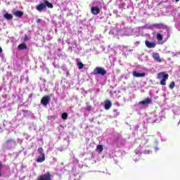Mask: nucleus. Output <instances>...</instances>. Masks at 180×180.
Returning <instances> with one entry per match:
<instances>
[{"label": "nucleus", "instance_id": "nucleus-31", "mask_svg": "<svg viewBox=\"0 0 180 180\" xmlns=\"http://www.w3.org/2000/svg\"><path fill=\"white\" fill-rule=\"evenodd\" d=\"M17 142L19 143V144H22V143L23 142V139H18Z\"/></svg>", "mask_w": 180, "mask_h": 180}, {"label": "nucleus", "instance_id": "nucleus-3", "mask_svg": "<svg viewBox=\"0 0 180 180\" xmlns=\"http://www.w3.org/2000/svg\"><path fill=\"white\" fill-rule=\"evenodd\" d=\"M94 75H106V70L103 68L96 67L93 72Z\"/></svg>", "mask_w": 180, "mask_h": 180}, {"label": "nucleus", "instance_id": "nucleus-41", "mask_svg": "<svg viewBox=\"0 0 180 180\" xmlns=\"http://www.w3.org/2000/svg\"><path fill=\"white\" fill-rule=\"evenodd\" d=\"M53 65H54V63H53Z\"/></svg>", "mask_w": 180, "mask_h": 180}, {"label": "nucleus", "instance_id": "nucleus-30", "mask_svg": "<svg viewBox=\"0 0 180 180\" xmlns=\"http://www.w3.org/2000/svg\"><path fill=\"white\" fill-rule=\"evenodd\" d=\"M172 54L174 56L178 57V56H180V52H173Z\"/></svg>", "mask_w": 180, "mask_h": 180}, {"label": "nucleus", "instance_id": "nucleus-22", "mask_svg": "<svg viewBox=\"0 0 180 180\" xmlns=\"http://www.w3.org/2000/svg\"><path fill=\"white\" fill-rule=\"evenodd\" d=\"M61 117L63 120H67V119L68 118V114H67L66 112H63L61 115Z\"/></svg>", "mask_w": 180, "mask_h": 180}, {"label": "nucleus", "instance_id": "nucleus-13", "mask_svg": "<svg viewBox=\"0 0 180 180\" xmlns=\"http://www.w3.org/2000/svg\"><path fill=\"white\" fill-rule=\"evenodd\" d=\"M132 75L136 78H143L146 77V73H139L138 72H133Z\"/></svg>", "mask_w": 180, "mask_h": 180}, {"label": "nucleus", "instance_id": "nucleus-39", "mask_svg": "<svg viewBox=\"0 0 180 180\" xmlns=\"http://www.w3.org/2000/svg\"><path fill=\"white\" fill-rule=\"evenodd\" d=\"M176 1V2H179V0H175Z\"/></svg>", "mask_w": 180, "mask_h": 180}, {"label": "nucleus", "instance_id": "nucleus-32", "mask_svg": "<svg viewBox=\"0 0 180 180\" xmlns=\"http://www.w3.org/2000/svg\"><path fill=\"white\" fill-rule=\"evenodd\" d=\"M150 153H151V151H150V150H144L143 151V154H150Z\"/></svg>", "mask_w": 180, "mask_h": 180}, {"label": "nucleus", "instance_id": "nucleus-9", "mask_svg": "<svg viewBox=\"0 0 180 180\" xmlns=\"http://www.w3.org/2000/svg\"><path fill=\"white\" fill-rule=\"evenodd\" d=\"M152 57L155 61H158V63H162V61H164V59L160 58V54L158 53H153Z\"/></svg>", "mask_w": 180, "mask_h": 180}, {"label": "nucleus", "instance_id": "nucleus-29", "mask_svg": "<svg viewBox=\"0 0 180 180\" xmlns=\"http://www.w3.org/2000/svg\"><path fill=\"white\" fill-rule=\"evenodd\" d=\"M86 110H87L89 112H90V110H92V106L86 105Z\"/></svg>", "mask_w": 180, "mask_h": 180}, {"label": "nucleus", "instance_id": "nucleus-28", "mask_svg": "<svg viewBox=\"0 0 180 180\" xmlns=\"http://www.w3.org/2000/svg\"><path fill=\"white\" fill-rule=\"evenodd\" d=\"M133 158H134V161H138L139 159H137V158H139V153H136V154L134 156Z\"/></svg>", "mask_w": 180, "mask_h": 180}, {"label": "nucleus", "instance_id": "nucleus-11", "mask_svg": "<svg viewBox=\"0 0 180 180\" xmlns=\"http://www.w3.org/2000/svg\"><path fill=\"white\" fill-rule=\"evenodd\" d=\"M153 102V100L151 98H148L141 102H139V105H143V106H147V105H150Z\"/></svg>", "mask_w": 180, "mask_h": 180}, {"label": "nucleus", "instance_id": "nucleus-33", "mask_svg": "<svg viewBox=\"0 0 180 180\" xmlns=\"http://www.w3.org/2000/svg\"><path fill=\"white\" fill-rule=\"evenodd\" d=\"M27 40H29V39L27 38V35H25L24 37V41H27Z\"/></svg>", "mask_w": 180, "mask_h": 180}, {"label": "nucleus", "instance_id": "nucleus-23", "mask_svg": "<svg viewBox=\"0 0 180 180\" xmlns=\"http://www.w3.org/2000/svg\"><path fill=\"white\" fill-rule=\"evenodd\" d=\"M156 39H157V40H158V41H162V34H158L156 35Z\"/></svg>", "mask_w": 180, "mask_h": 180}, {"label": "nucleus", "instance_id": "nucleus-7", "mask_svg": "<svg viewBox=\"0 0 180 180\" xmlns=\"http://www.w3.org/2000/svg\"><path fill=\"white\" fill-rule=\"evenodd\" d=\"M41 103L44 106H47V105H49V103H50V96H46L43 97L41 100Z\"/></svg>", "mask_w": 180, "mask_h": 180}, {"label": "nucleus", "instance_id": "nucleus-5", "mask_svg": "<svg viewBox=\"0 0 180 180\" xmlns=\"http://www.w3.org/2000/svg\"><path fill=\"white\" fill-rule=\"evenodd\" d=\"M38 153L41 154V157L37 158V162H43L44 160H46V157L44 156V150H43V148H39Z\"/></svg>", "mask_w": 180, "mask_h": 180}, {"label": "nucleus", "instance_id": "nucleus-40", "mask_svg": "<svg viewBox=\"0 0 180 180\" xmlns=\"http://www.w3.org/2000/svg\"><path fill=\"white\" fill-rule=\"evenodd\" d=\"M115 112H117V110H115Z\"/></svg>", "mask_w": 180, "mask_h": 180}, {"label": "nucleus", "instance_id": "nucleus-19", "mask_svg": "<svg viewBox=\"0 0 180 180\" xmlns=\"http://www.w3.org/2000/svg\"><path fill=\"white\" fill-rule=\"evenodd\" d=\"M96 150L98 153H101L102 151H103V146L102 145H98L97 146Z\"/></svg>", "mask_w": 180, "mask_h": 180}, {"label": "nucleus", "instance_id": "nucleus-21", "mask_svg": "<svg viewBox=\"0 0 180 180\" xmlns=\"http://www.w3.org/2000/svg\"><path fill=\"white\" fill-rule=\"evenodd\" d=\"M27 49V47L26 46V45L25 44H20L19 46H18V49L19 50H25Z\"/></svg>", "mask_w": 180, "mask_h": 180}, {"label": "nucleus", "instance_id": "nucleus-10", "mask_svg": "<svg viewBox=\"0 0 180 180\" xmlns=\"http://www.w3.org/2000/svg\"><path fill=\"white\" fill-rule=\"evenodd\" d=\"M91 12L93 15H98L101 13V9L98 6L91 7Z\"/></svg>", "mask_w": 180, "mask_h": 180}, {"label": "nucleus", "instance_id": "nucleus-2", "mask_svg": "<svg viewBox=\"0 0 180 180\" xmlns=\"http://www.w3.org/2000/svg\"><path fill=\"white\" fill-rule=\"evenodd\" d=\"M168 74L165 73V72H161L158 74V79L160 81V85H167V80L168 79Z\"/></svg>", "mask_w": 180, "mask_h": 180}, {"label": "nucleus", "instance_id": "nucleus-17", "mask_svg": "<svg viewBox=\"0 0 180 180\" xmlns=\"http://www.w3.org/2000/svg\"><path fill=\"white\" fill-rule=\"evenodd\" d=\"M15 16H17V18H22L23 16V12L18 11L15 13H14Z\"/></svg>", "mask_w": 180, "mask_h": 180}, {"label": "nucleus", "instance_id": "nucleus-8", "mask_svg": "<svg viewBox=\"0 0 180 180\" xmlns=\"http://www.w3.org/2000/svg\"><path fill=\"white\" fill-rule=\"evenodd\" d=\"M37 180H51V174L46 173L38 177Z\"/></svg>", "mask_w": 180, "mask_h": 180}, {"label": "nucleus", "instance_id": "nucleus-20", "mask_svg": "<svg viewBox=\"0 0 180 180\" xmlns=\"http://www.w3.org/2000/svg\"><path fill=\"white\" fill-rule=\"evenodd\" d=\"M0 57L2 59V61H6V59H5V55L2 53L1 47H0Z\"/></svg>", "mask_w": 180, "mask_h": 180}, {"label": "nucleus", "instance_id": "nucleus-4", "mask_svg": "<svg viewBox=\"0 0 180 180\" xmlns=\"http://www.w3.org/2000/svg\"><path fill=\"white\" fill-rule=\"evenodd\" d=\"M120 27V25H117L115 28H111L109 32V34H112L114 36L120 34V32H123V30L119 28Z\"/></svg>", "mask_w": 180, "mask_h": 180}, {"label": "nucleus", "instance_id": "nucleus-24", "mask_svg": "<svg viewBox=\"0 0 180 180\" xmlns=\"http://www.w3.org/2000/svg\"><path fill=\"white\" fill-rule=\"evenodd\" d=\"M77 67L79 70H82V68H84V64L82 62H77Z\"/></svg>", "mask_w": 180, "mask_h": 180}, {"label": "nucleus", "instance_id": "nucleus-27", "mask_svg": "<svg viewBox=\"0 0 180 180\" xmlns=\"http://www.w3.org/2000/svg\"><path fill=\"white\" fill-rule=\"evenodd\" d=\"M176 29L180 32V21H178L175 25Z\"/></svg>", "mask_w": 180, "mask_h": 180}, {"label": "nucleus", "instance_id": "nucleus-34", "mask_svg": "<svg viewBox=\"0 0 180 180\" xmlns=\"http://www.w3.org/2000/svg\"><path fill=\"white\" fill-rule=\"evenodd\" d=\"M40 22H41V19L38 18V19L37 20V23H40Z\"/></svg>", "mask_w": 180, "mask_h": 180}, {"label": "nucleus", "instance_id": "nucleus-36", "mask_svg": "<svg viewBox=\"0 0 180 180\" xmlns=\"http://www.w3.org/2000/svg\"><path fill=\"white\" fill-rule=\"evenodd\" d=\"M139 44H140V41H136V42H135V45H136V46H139Z\"/></svg>", "mask_w": 180, "mask_h": 180}, {"label": "nucleus", "instance_id": "nucleus-14", "mask_svg": "<svg viewBox=\"0 0 180 180\" xmlns=\"http://www.w3.org/2000/svg\"><path fill=\"white\" fill-rule=\"evenodd\" d=\"M146 46L148 47V49H154L155 47V43L150 42L148 41H146Z\"/></svg>", "mask_w": 180, "mask_h": 180}, {"label": "nucleus", "instance_id": "nucleus-25", "mask_svg": "<svg viewBox=\"0 0 180 180\" xmlns=\"http://www.w3.org/2000/svg\"><path fill=\"white\" fill-rule=\"evenodd\" d=\"M170 89H174L175 88V82H172L169 86Z\"/></svg>", "mask_w": 180, "mask_h": 180}, {"label": "nucleus", "instance_id": "nucleus-12", "mask_svg": "<svg viewBox=\"0 0 180 180\" xmlns=\"http://www.w3.org/2000/svg\"><path fill=\"white\" fill-rule=\"evenodd\" d=\"M104 108L105 110H109L112 108V102L109 100H106L104 102Z\"/></svg>", "mask_w": 180, "mask_h": 180}, {"label": "nucleus", "instance_id": "nucleus-37", "mask_svg": "<svg viewBox=\"0 0 180 180\" xmlns=\"http://www.w3.org/2000/svg\"><path fill=\"white\" fill-rule=\"evenodd\" d=\"M155 151H158V150H160V148H155Z\"/></svg>", "mask_w": 180, "mask_h": 180}, {"label": "nucleus", "instance_id": "nucleus-26", "mask_svg": "<svg viewBox=\"0 0 180 180\" xmlns=\"http://www.w3.org/2000/svg\"><path fill=\"white\" fill-rule=\"evenodd\" d=\"M127 32L128 33H125V34H124V36H131V33H132L131 30V29H128V30H127Z\"/></svg>", "mask_w": 180, "mask_h": 180}, {"label": "nucleus", "instance_id": "nucleus-6", "mask_svg": "<svg viewBox=\"0 0 180 180\" xmlns=\"http://www.w3.org/2000/svg\"><path fill=\"white\" fill-rule=\"evenodd\" d=\"M16 146V141L13 139L8 140L6 143V147L7 148H13V147H15Z\"/></svg>", "mask_w": 180, "mask_h": 180}, {"label": "nucleus", "instance_id": "nucleus-35", "mask_svg": "<svg viewBox=\"0 0 180 180\" xmlns=\"http://www.w3.org/2000/svg\"><path fill=\"white\" fill-rule=\"evenodd\" d=\"M167 37H166V39H169V32H167Z\"/></svg>", "mask_w": 180, "mask_h": 180}, {"label": "nucleus", "instance_id": "nucleus-16", "mask_svg": "<svg viewBox=\"0 0 180 180\" xmlns=\"http://www.w3.org/2000/svg\"><path fill=\"white\" fill-rule=\"evenodd\" d=\"M143 29H153V25H146L143 27H139V30H143Z\"/></svg>", "mask_w": 180, "mask_h": 180}, {"label": "nucleus", "instance_id": "nucleus-18", "mask_svg": "<svg viewBox=\"0 0 180 180\" xmlns=\"http://www.w3.org/2000/svg\"><path fill=\"white\" fill-rule=\"evenodd\" d=\"M4 18L6 19H7V20H11V19H13V15H12L11 14H9L8 13H6L5 15H4Z\"/></svg>", "mask_w": 180, "mask_h": 180}, {"label": "nucleus", "instance_id": "nucleus-38", "mask_svg": "<svg viewBox=\"0 0 180 180\" xmlns=\"http://www.w3.org/2000/svg\"><path fill=\"white\" fill-rule=\"evenodd\" d=\"M52 117H51V116L48 117L49 120H51V119Z\"/></svg>", "mask_w": 180, "mask_h": 180}, {"label": "nucleus", "instance_id": "nucleus-15", "mask_svg": "<svg viewBox=\"0 0 180 180\" xmlns=\"http://www.w3.org/2000/svg\"><path fill=\"white\" fill-rule=\"evenodd\" d=\"M153 29H162L164 27V24L159 23V24H154L152 25Z\"/></svg>", "mask_w": 180, "mask_h": 180}, {"label": "nucleus", "instance_id": "nucleus-1", "mask_svg": "<svg viewBox=\"0 0 180 180\" xmlns=\"http://www.w3.org/2000/svg\"><path fill=\"white\" fill-rule=\"evenodd\" d=\"M46 8H53V4L50 3L49 1L45 0L44 3L40 4L39 5L36 6L37 11L39 12H41L44 9H46Z\"/></svg>", "mask_w": 180, "mask_h": 180}]
</instances>
